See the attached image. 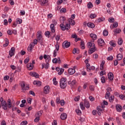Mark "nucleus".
I'll use <instances>...</instances> for the list:
<instances>
[{
  "instance_id": "412c9836",
  "label": "nucleus",
  "mask_w": 125,
  "mask_h": 125,
  "mask_svg": "<svg viewBox=\"0 0 125 125\" xmlns=\"http://www.w3.org/2000/svg\"><path fill=\"white\" fill-rule=\"evenodd\" d=\"M90 37L93 40V41H95L97 39V36L95 34L91 33L90 34Z\"/></svg>"
},
{
  "instance_id": "4be33fe9",
  "label": "nucleus",
  "mask_w": 125,
  "mask_h": 125,
  "mask_svg": "<svg viewBox=\"0 0 125 125\" xmlns=\"http://www.w3.org/2000/svg\"><path fill=\"white\" fill-rule=\"evenodd\" d=\"M46 64L44 63V68L46 70H47L49 67V62L47 61V60H45Z\"/></svg>"
},
{
  "instance_id": "13d9d810",
  "label": "nucleus",
  "mask_w": 125,
  "mask_h": 125,
  "mask_svg": "<svg viewBox=\"0 0 125 125\" xmlns=\"http://www.w3.org/2000/svg\"><path fill=\"white\" fill-rule=\"evenodd\" d=\"M89 89L90 90H91V91H94V86L93 85H90L89 86Z\"/></svg>"
},
{
  "instance_id": "dca6fc26",
  "label": "nucleus",
  "mask_w": 125,
  "mask_h": 125,
  "mask_svg": "<svg viewBox=\"0 0 125 125\" xmlns=\"http://www.w3.org/2000/svg\"><path fill=\"white\" fill-rule=\"evenodd\" d=\"M108 77L110 81H113L114 80V74L112 72H109L108 74Z\"/></svg>"
},
{
  "instance_id": "052dcab7",
  "label": "nucleus",
  "mask_w": 125,
  "mask_h": 125,
  "mask_svg": "<svg viewBox=\"0 0 125 125\" xmlns=\"http://www.w3.org/2000/svg\"><path fill=\"white\" fill-rule=\"evenodd\" d=\"M28 124V122L26 121H22L21 123V125H26Z\"/></svg>"
},
{
  "instance_id": "58836bf2",
  "label": "nucleus",
  "mask_w": 125,
  "mask_h": 125,
  "mask_svg": "<svg viewBox=\"0 0 125 125\" xmlns=\"http://www.w3.org/2000/svg\"><path fill=\"white\" fill-rule=\"evenodd\" d=\"M123 39L122 38H120L118 39V43L119 44V45H122L123 44Z\"/></svg>"
},
{
  "instance_id": "f8f14e48",
  "label": "nucleus",
  "mask_w": 125,
  "mask_h": 125,
  "mask_svg": "<svg viewBox=\"0 0 125 125\" xmlns=\"http://www.w3.org/2000/svg\"><path fill=\"white\" fill-rule=\"evenodd\" d=\"M30 75L32 76V77H35V78H36V79H39V74H38L37 73L35 72H30Z\"/></svg>"
},
{
  "instance_id": "bb28decb",
  "label": "nucleus",
  "mask_w": 125,
  "mask_h": 125,
  "mask_svg": "<svg viewBox=\"0 0 125 125\" xmlns=\"http://www.w3.org/2000/svg\"><path fill=\"white\" fill-rule=\"evenodd\" d=\"M73 54H75V53H80V49L78 48H74L73 50Z\"/></svg>"
},
{
  "instance_id": "e433bc0d",
  "label": "nucleus",
  "mask_w": 125,
  "mask_h": 125,
  "mask_svg": "<svg viewBox=\"0 0 125 125\" xmlns=\"http://www.w3.org/2000/svg\"><path fill=\"white\" fill-rule=\"evenodd\" d=\"M109 44H110L111 46H113V47H115V46H116V43L114 42V41H113L110 42Z\"/></svg>"
},
{
  "instance_id": "f257e3e1",
  "label": "nucleus",
  "mask_w": 125,
  "mask_h": 125,
  "mask_svg": "<svg viewBox=\"0 0 125 125\" xmlns=\"http://www.w3.org/2000/svg\"><path fill=\"white\" fill-rule=\"evenodd\" d=\"M67 79L62 78L60 82V86L61 88L64 89L67 87Z\"/></svg>"
},
{
  "instance_id": "0eeeda50",
  "label": "nucleus",
  "mask_w": 125,
  "mask_h": 125,
  "mask_svg": "<svg viewBox=\"0 0 125 125\" xmlns=\"http://www.w3.org/2000/svg\"><path fill=\"white\" fill-rule=\"evenodd\" d=\"M1 105L2 108H3L4 110H7L8 106L7 105V103H6V101H4V102L1 104Z\"/></svg>"
},
{
  "instance_id": "3c124183",
  "label": "nucleus",
  "mask_w": 125,
  "mask_h": 125,
  "mask_svg": "<svg viewBox=\"0 0 125 125\" xmlns=\"http://www.w3.org/2000/svg\"><path fill=\"white\" fill-rule=\"evenodd\" d=\"M52 62H53V63H54V64H57V63H58V60H57V58H54V59L52 60Z\"/></svg>"
},
{
  "instance_id": "864d4df0",
  "label": "nucleus",
  "mask_w": 125,
  "mask_h": 125,
  "mask_svg": "<svg viewBox=\"0 0 125 125\" xmlns=\"http://www.w3.org/2000/svg\"><path fill=\"white\" fill-rule=\"evenodd\" d=\"M30 60V58L29 57L26 58L24 61V64H27L29 62V61Z\"/></svg>"
},
{
  "instance_id": "39448f33",
  "label": "nucleus",
  "mask_w": 125,
  "mask_h": 125,
  "mask_svg": "<svg viewBox=\"0 0 125 125\" xmlns=\"http://www.w3.org/2000/svg\"><path fill=\"white\" fill-rule=\"evenodd\" d=\"M70 45H71V43L67 41L64 42L62 43L63 48H68V47H69Z\"/></svg>"
},
{
  "instance_id": "de8ad7c7",
  "label": "nucleus",
  "mask_w": 125,
  "mask_h": 125,
  "mask_svg": "<svg viewBox=\"0 0 125 125\" xmlns=\"http://www.w3.org/2000/svg\"><path fill=\"white\" fill-rule=\"evenodd\" d=\"M18 23H19V24H21L22 23V19H18L17 20V23L18 24Z\"/></svg>"
},
{
  "instance_id": "2eb2a0df",
  "label": "nucleus",
  "mask_w": 125,
  "mask_h": 125,
  "mask_svg": "<svg viewBox=\"0 0 125 125\" xmlns=\"http://www.w3.org/2000/svg\"><path fill=\"white\" fill-rule=\"evenodd\" d=\"M27 67L28 70L30 71V70H33V68L34 67V64L32 63H29L27 64Z\"/></svg>"
},
{
  "instance_id": "7ed1b4c3",
  "label": "nucleus",
  "mask_w": 125,
  "mask_h": 125,
  "mask_svg": "<svg viewBox=\"0 0 125 125\" xmlns=\"http://www.w3.org/2000/svg\"><path fill=\"white\" fill-rule=\"evenodd\" d=\"M68 83L71 88H74V87L77 85V81L76 80L70 81L68 82Z\"/></svg>"
},
{
  "instance_id": "680f3d73",
  "label": "nucleus",
  "mask_w": 125,
  "mask_h": 125,
  "mask_svg": "<svg viewBox=\"0 0 125 125\" xmlns=\"http://www.w3.org/2000/svg\"><path fill=\"white\" fill-rule=\"evenodd\" d=\"M118 23L117 22H114L113 25V28H117L118 27Z\"/></svg>"
},
{
  "instance_id": "a19ab883",
  "label": "nucleus",
  "mask_w": 125,
  "mask_h": 125,
  "mask_svg": "<svg viewBox=\"0 0 125 125\" xmlns=\"http://www.w3.org/2000/svg\"><path fill=\"white\" fill-rule=\"evenodd\" d=\"M108 98L109 102H113V101L114 100V98H115V97H114V96H111Z\"/></svg>"
},
{
  "instance_id": "a211bd4d",
  "label": "nucleus",
  "mask_w": 125,
  "mask_h": 125,
  "mask_svg": "<svg viewBox=\"0 0 125 125\" xmlns=\"http://www.w3.org/2000/svg\"><path fill=\"white\" fill-rule=\"evenodd\" d=\"M68 21L69 24H70V25H71V26H74L76 24V22L75 21H74V20H73L72 19H69L68 20Z\"/></svg>"
},
{
  "instance_id": "4d7b16f0",
  "label": "nucleus",
  "mask_w": 125,
  "mask_h": 125,
  "mask_svg": "<svg viewBox=\"0 0 125 125\" xmlns=\"http://www.w3.org/2000/svg\"><path fill=\"white\" fill-rule=\"evenodd\" d=\"M108 21L109 22H110V23H113V22L115 21V19H114V18H112L111 19L109 18L108 19Z\"/></svg>"
},
{
  "instance_id": "f03ea898",
  "label": "nucleus",
  "mask_w": 125,
  "mask_h": 125,
  "mask_svg": "<svg viewBox=\"0 0 125 125\" xmlns=\"http://www.w3.org/2000/svg\"><path fill=\"white\" fill-rule=\"evenodd\" d=\"M62 20L61 19V22H62V23L60 24V27L61 30H62V31H65L66 30V27H65V25H64V21H65V18H64V17H62Z\"/></svg>"
},
{
  "instance_id": "7c9ffc66",
  "label": "nucleus",
  "mask_w": 125,
  "mask_h": 125,
  "mask_svg": "<svg viewBox=\"0 0 125 125\" xmlns=\"http://www.w3.org/2000/svg\"><path fill=\"white\" fill-rule=\"evenodd\" d=\"M110 95H111L110 92L107 91L105 94V98L106 99H108L110 97Z\"/></svg>"
},
{
  "instance_id": "a18cd8bd",
  "label": "nucleus",
  "mask_w": 125,
  "mask_h": 125,
  "mask_svg": "<svg viewBox=\"0 0 125 125\" xmlns=\"http://www.w3.org/2000/svg\"><path fill=\"white\" fill-rule=\"evenodd\" d=\"M53 84L56 85L58 83V82L56 81V78H54L53 79Z\"/></svg>"
},
{
  "instance_id": "79ce46f5",
  "label": "nucleus",
  "mask_w": 125,
  "mask_h": 125,
  "mask_svg": "<svg viewBox=\"0 0 125 125\" xmlns=\"http://www.w3.org/2000/svg\"><path fill=\"white\" fill-rule=\"evenodd\" d=\"M71 27V25L70 24H68V23H66L65 25V30H70V28Z\"/></svg>"
},
{
  "instance_id": "09e8293b",
  "label": "nucleus",
  "mask_w": 125,
  "mask_h": 125,
  "mask_svg": "<svg viewBox=\"0 0 125 125\" xmlns=\"http://www.w3.org/2000/svg\"><path fill=\"white\" fill-rule=\"evenodd\" d=\"M75 112L77 113V115H81V114H82V111L80 109H76Z\"/></svg>"
},
{
  "instance_id": "1a4fd4ad",
  "label": "nucleus",
  "mask_w": 125,
  "mask_h": 125,
  "mask_svg": "<svg viewBox=\"0 0 125 125\" xmlns=\"http://www.w3.org/2000/svg\"><path fill=\"white\" fill-rule=\"evenodd\" d=\"M98 44L100 46H103V45H104V44H105V42H104V40L100 39L98 40Z\"/></svg>"
},
{
  "instance_id": "f3484780",
  "label": "nucleus",
  "mask_w": 125,
  "mask_h": 125,
  "mask_svg": "<svg viewBox=\"0 0 125 125\" xmlns=\"http://www.w3.org/2000/svg\"><path fill=\"white\" fill-rule=\"evenodd\" d=\"M68 73L69 75H74L76 73V70L73 68H69L68 70Z\"/></svg>"
},
{
  "instance_id": "4468645a",
  "label": "nucleus",
  "mask_w": 125,
  "mask_h": 125,
  "mask_svg": "<svg viewBox=\"0 0 125 125\" xmlns=\"http://www.w3.org/2000/svg\"><path fill=\"white\" fill-rule=\"evenodd\" d=\"M116 108L117 112H122V110H123V107H122L121 105L119 104H116Z\"/></svg>"
},
{
  "instance_id": "9b49d317",
  "label": "nucleus",
  "mask_w": 125,
  "mask_h": 125,
  "mask_svg": "<svg viewBox=\"0 0 125 125\" xmlns=\"http://www.w3.org/2000/svg\"><path fill=\"white\" fill-rule=\"evenodd\" d=\"M7 105L9 109H11V108H12V102H11V100L10 99H8Z\"/></svg>"
},
{
  "instance_id": "423d86ee",
  "label": "nucleus",
  "mask_w": 125,
  "mask_h": 125,
  "mask_svg": "<svg viewBox=\"0 0 125 125\" xmlns=\"http://www.w3.org/2000/svg\"><path fill=\"white\" fill-rule=\"evenodd\" d=\"M49 89H50L49 86H45L43 88V92L44 94H48V93H49Z\"/></svg>"
},
{
  "instance_id": "5701e85b",
  "label": "nucleus",
  "mask_w": 125,
  "mask_h": 125,
  "mask_svg": "<svg viewBox=\"0 0 125 125\" xmlns=\"http://www.w3.org/2000/svg\"><path fill=\"white\" fill-rule=\"evenodd\" d=\"M61 120H66L67 119V114L66 113H62L61 115Z\"/></svg>"
},
{
  "instance_id": "8fccbe9b",
  "label": "nucleus",
  "mask_w": 125,
  "mask_h": 125,
  "mask_svg": "<svg viewBox=\"0 0 125 125\" xmlns=\"http://www.w3.org/2000/svg\"><path fill=\"white\" fill-rule=\"evenodd\" d=\"M104 20H105L104 18H100L97 20V21L98 22H103Z\"/></svg>"
},
{
  "instance_id": "f704fd0d",
  "label": "nucleus",
  "mask_w": 125,
  "mask_h": 125,
  "mask_svg": "<svg viewBox=\"0 0 125 125\" xmlns=\"http://www.w3.org/2000/svg\"><path fill=\"white\" fill-rule=\"evenodd\" d=\"M108 33H109V32H108V31H107L106 30H104L103 31V35L104 37H107V36H108Z\"/></svg>"
},
{
  "instance_id": "cd10ccee",
  "label": "nucleus",
  "mask_w": 125,
  "mask_h": 125,
  "mask_svg": "<svg viewBox=\"0 0 125 125\" xmlns=\"http://www.w3.org/2000/svg\"><path fill=\"white\" fill-rule=\"evenodd\" d=\"M87 26H88L89 28H93L95 27V25L93 24V23H91V22H88L87 24Z\"/></svg>"
},
{
  "instance_id": "393cba45",
  "label": "nucleus",
  "mask_w": 125,
  "mask_h": 125,
  "mask_svg": "<svg viewBox=\"0 0 125 125\" xmlns=\"http://www.w3.org/2000/svg\"><path fill=\"white\" fill-rule=\"evenodd\" d=\"M105 64V61H103L102 62L101 64H100V70H101L102 71L104 70V65Z\"/></svg>"
},
{
  "instance_id": "e2e57ef3",
  "label": "nucleus",
  "mask_w": 125,
  "mask_h": 125,
  "mask_svg": "<svg viewBox=\"0 0 125 125\" xmlns=\"http://www.w3.org/2000/svg\"><path fill=\"white\" fill-rule=\"evenodd\" d=\"M29 94L33 95V96H36V94H35V92H34V91H32V90L30 91Z\"/></svg>"
},
{
  "instance_id": "72a5a7b5",
  "label": "nucleus",
  "mask_w": 125,
  "mask_h": 125,
  "mask_svg": "<svg viewBox=\"0 0 125 125\" xmlns=\"http://www.w3.org/2000/svg\"><path fill=\"white\" fill-rule=\"evenodd\" d=\"M80 107L82 110H84L85 109V107L83 105V103L81 102L80 104Z\"/></svg>"
},
{
  "instance_id": "20e7f679",
  "label": "nucleus",
  "mask_w": 125,
  "mask_h": 125,
  "mask_svg": "<svg viewBox=\"0 0 125 125\" xmlns=\"http://www.w3.org/2000/svg\"><path fill=\"white\" fill-rule=\"evenodd\" d=\"M21 90H22V91L28 90V89L30 88V87H29V86H26L25 83H22L21 85Z\"/></svg>"
},
{
  "instance_id": "5fc2aeb1",
  "label": "nucleus",
  "mask_w": 125,
  "mask_h": 125,
  "mask_svg": "<svg viewBox=\"0 0 125 125\" xmlns=\"http://www.w3.org/2000/svg\"><path fill=\"white\" fill-rule=\"evenodd\" d=\"M60 103L61 106H64V105L65 104V101H64L63 100H62L61 101H60Z\"/></svg>"
},
{
  "instance_id": "9d476101",
  "label": "nucleus",
  "mask_w": 125,
  "mask_h": 125,
  "mask_svg": "<svg viewBox=\"0 0 125 125\" xmlns=\"http://www.w3.org/2000/svg\"><path fill=\"white\" fill-rule=\"evenodd\" d=\"M14 52H15V48L14 47H12L9 52V54L10 57H12V56L14 55Z\"/></svg>"
},
{
  "instance_id": "c756f323",
  "label": "nucleus",
  "mask_w": 125,
  "mask_h": 125,
  "mask_svg": "<svg viewBox=\"0 0 125 125\" xmlns=\"http://www.w3.org/2000/svg\"><path fill=\"white\" fill-rule=\"evenodd\" d=\"M5 43L3 45V46L4 47H6V46H7L9 43V42L8 41V39H7V38H5Z\"/></svg>"
},
{
  "instance_id": "a878e982",
  "label": "nucleus",
  "mask_w": 125,
  "mask_h": 125,
  "mask_svg": "<svg viewBox=\"0 0 125 125\" xmlns=\"http://www.w3.org/2000/svg\"><path fill=\"white\" fill-rule=\"evenodd\" d=\"M84 106L87 108V109H88L90 107L89 102L87 101H84Z\"/></svg>"
},
{
  "instance_id": "aec40b11",
  "label": "nucleus",
  "mask_w": 125,
  "mask_h": 125,
  "mask_svg": "<svg viewBox=\"0 0 125 125\" xmlns=\"http://www.w3.org/2000/svg\"><path fill=\"white\" fill-rule=\"evenodd\" d=\"M34 85H38V86H41L42 85V82L39 81H35L33 82Z\"/></svg>"
},
{
  "instance_id": "ddd939ff",
  "label": "nucleus",
  "mask_w": 125,
  "mask_h": 125,
  "mask_svg": "<svg viewBox=\"0 0 125 125\" xmlns=\"http://www.w3.org/2000/svg\"><path fill=\"white\" fill-rule=\"evenodd\" d=\"M96 51V47L95 46L94 47H92V48H90L89 50V54H92L93 52H95Z\"/></svg>"
},
{
  "instance_id": "c9c22d12",
  "label": "nucleus",
  "mask_w": 125,
  "mask_h": 125,
  "mask_svg": "<svg viewBox=\"0 0 125 125\" xmlns=\"http://www.w3.org/2000/svg\"><path fill=\"white\" fill-rule=\"evenodd\" d=\"M92 7H93V5L92 4V3H91V2H89L87 4V8H92Z\"/></svg>"
},
{
  "instance_id": "bf43d9fd",
  "label": "nucleus",
  "mask_w": 125,
  "mask_h": 125,
  "mask_svg": "<svg viewBox=\"0 0 125 125\" xmlns=\"http://www.w3.org/2000/svg\"><path fill=\"white\" fill-rule=\"evenodd\" d=\"M97 110H98V112H103V110L101 109V106H99L97 107Z\"/></svg>"
},
{
  "instance_id": "b1692460",
  "label": "nucleus",
  "mask_w": 125,
  "mask_h": 125,
  "mask_svg": "<svg viewBox=\"0 0 125 125\" xmlns=\"http://www.w3.org/2000/svg\"><path fill=\"white\" fill-rule=\"evenodd\" d=\"M54 26V24H50V27L52 33H55V26Z\"/></svg>"
},
{
  "instance_id": "0e129e2a",
  "label": "nucleus",
  "mask_w": 125,
  "mask_h": 125,
  "mask_svg": "<svg viewBox=\"0 0 125 125\" xmlns=\"http://www.w3.org/2000/svg\"><path fill=\"white\" fill-rule=\"evenodd\" d=\"M93 58H94L95 59H97V58H98V54H94L93 55Z\"/></svg>"
},
{
  "instance_id": "6e6552de",
  "label": "nucleus",
  "mask_w": 125,
  "mask_h": 125,
  "mask_svg": "<svg viewBox=\"0 0 125 125\" xmlns=\"http://www.w3.org/2000/svg\"><path fill=\"white\" fill-rule=\"evenodd\" d=\"M42 31H38L37 33V39L39 42H42Z\"/></svg>"
},
{
  "instance_id": "2f4dec72",
  "label": "nucleus",
  "mask_w": 125,
  "mask_h": 125,
  "mask_svg": "<svg viewBox=\"0 0 125 125\" xmlns=\"http://www.w3.org/2000/svg\"><path fill=\"white\" fill-rule=\"evenodd\" d=\"M84 45H85L84 42L82 41L81 42V46L82 49H84V48H85V47L84 46Z\"/></svg>"
},
{
  "instance_id": "c85d7f7f",
  "label": "nucleus",
  "mask_w": 125,
  "mask_h": 125,
  "mask_svg": "<svg viewBox=\"0 0 125 125\" xmlns=\"http://www.w3.org/2000/svg\"><path fill=\"white\" fill-rule=\"evenodd\" d=\"M117 59L119 61L122 60L123 59V55L122 54H118L117 56Z\"/></svg>"
},
{
  "instance_id": "49530a36",
  "label": "nucleus",
  "mask_w": 125,
  "mask_h": 125,
  "mask_svg": "<svg viewBox=\"0 0 125 125\" xmlns=\"http://www.w3.org/2000/svg\"><path fill=\"white\" fill-rule=\"evenodd\" d=\"M121 31L122 30L121 29H120V28H117L115 31V33H116V34H120V33H121Z\"/></svg>"
},
{
  "instance_id": "603ef678",
  "label": "nucleus",
  "mask_w": 125,
  "mask_h": 125,
  "mask_svg": "<svg viewBox=\"0 0 125 125\" xmlns=\"http://www.w3.org/2000/svg\"><path fill=\"white\" fill-rule=\"evenodd\" d=\"M47 0H43V1L41 3V5H43V4H45V3H47Z\"/></svg>"
},
{
  "instance_id": "6e6d98bb",
  "label": "nucleus",
  "mask_w": 125,
  "mask_h": 125,
  "mask_svg": "<svg viewBox=\"0 0 125 125\" xmlns=\"http://www.w3.org/2000/svg\"><path fill=\"white\" fill-rule=\"evenodd\" d=\"M105 74H106V71H101L100 72V76H104V75H105Z\"/></svg>"
},
{
  "instance_id": "473e14b6",
  "label": "nucleus",
  "mask_w": 125,
  "mask_h": 125,
  "mask_svg": "<svg viewBox=\"0 0 125 125\" xmlns=\"http://www.w3.org/2000/svg\"><path fill=\"white\" fill-rule=\"evenodd\" d=\"M86 67L87 71H88V72H89L90 71V64L86 63Z\"/></svg>"
},
{
  "instance_id": "c03bdc74",
  "label": "nucleus",
  "mask_w": 125,
  "mask_h": 125,
  "mask_svg": "<svg viewBox=\"0 0 125 125\" xmlns=\"http://www.w3.org/2000/svg\"><path fill=\"white\" fill-rule=\"evenodd\" d=\"M101 80L102 83H104L105 82H106L105 77L104 76L102 77Z\"/></svg>"
},
{
  "instance_id": "774afa93",
  "label": "nucleus",
  "mask_w": 125,
  "mask_h": 125,
  "mask_svg": "<svg viewBox=\"0 0 125 125\" xmlns=\"http://www.w3.org/2000/svg\"><path fill=\"white\" fill-rule=\"evenodd\" d=\"M52 125H57V121L56 120H54Z\"/></svg>"
},
{
  "instance_id": "69168bd1",
  "label": "nucleus",
  "mask_w": 125,
  "mask_h": 125,
  "mask_svg": "<svg viewBox=\"0 0 125 125\" xmlns=\"http://www.w3.org/2000/svg\"><path fill=\"white\" fill-rule=\"evenodd\" d=\"M55 47H56V50L57 51H58V50H59V45L58 44H56L55 45Z\"/></svg>"
},
{
  "instance_id": "338daca9",
  "label": "nucleus",
  "mask_w": 125,
  "mask_h": 125,
  "mask_svg": "<svg viewBox=\"0 0 125 125\" xmlns=\"http://www.w3.org/2000/svg\"><path fill=\"white\" fill-rule=\"evenodd\" d=\"M66 11V8H62L60 10V12H65Z\"/></svg>"
},
{
  "instance_id": "6ab92c4d",
  "label": "nucleus",
  "mask_w": 125,
  "mask_h": 125,
  "mask_svg": "<svg viewBox=\"0 0 125 125\" xmlns=\"http://www.w3.org/2000/svg\"><path fill=\"white\" fill-rule=\"evenodd\" d=\"M94 46H95V44H94V43H92L91 42H89L87 43L88 48H91L92 47H94Z\"/></svg>"
},
{
  "instance_id": "ea45409f",
  "label": "nucleus",
  "mask_w": 125,
  "mask_h": 125,
  "mask_svg": "<svg viewBox=\"0 0 125 125\" xmlns=\"http://www.w3.org/2000/svg\"><path fill=\"white\" fill-rule=\"evenodd\" d=\"M97 15L95 14H91L90 16L91 19H94L96 17Z\"/></svg>"
},
{
  "instance_id": "4c0bfd02",
  "label": "nucleus",
  "mask_w": 125,
  "mask_h": 125,
  "mask_svg": "<svg viewBox=\"0 0 125 125\" xmlns=\"http://www.w3.org/2000/svg\"><path fill=\"white\" fill-rule=\"evenodd\" d=\"M64 72V68H60V72H58V75H62V74H63V73Z\"/></svg>"
},
{
  "instance_id": "37998d69",
  "label": "nucleus",
  "mask_w": 125,
  "mask_h": 125,
  "mask_svg": "<svg viewBox=\"0 0 125 125\" xmlns=\"http://www.w3.org/2000/svg\"><path fill=\"white\" fill-rule=\"evenodd\" d=\"M113 59H114L113 56H110L107 58V60H108V61H112Z\"/></svg>"
}]
</instances>
